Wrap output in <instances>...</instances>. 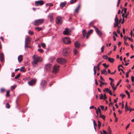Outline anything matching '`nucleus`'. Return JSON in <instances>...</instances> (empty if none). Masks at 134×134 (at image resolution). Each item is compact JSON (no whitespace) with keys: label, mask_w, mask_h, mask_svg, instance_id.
<instances>
[{"label":"nucleus","mask_w":134,"mask_h":134,"mask_svg":"<svg viewBox=\"0 0 134 134\" xmlns=\"http://www.w3.org/2000/svg\"><path fill=\"white\" fill-rule=\"evenodd\" d=\"M33 58L34 60L32 62V64L34 67L35 66V65H37L38 62H41L43 60L42 58L41 57L37 55H34L33 57Z\"/></svg>","instance_id":"obj_1"},{"label":"nucleus","mask_w":134,"mask_h":134,"mask_svg":"<svg viewBox=\"0 0 134 134\" xmlns=\"http://www.w3.org/2000/svg\"><path fill=\"white\" fill-rule=\"evenodd\" d=\"M71 51V50L69 47H66L63 49L62 52V55L65 57L68 56Z\"/></svg>","instance_id":"obj_2"},{"label":"nucleus","mask_w":134,"mask_h":134,"mask_svg":"<svg viewBox=\"0 0 134 134\" xmlns=\"http://www.w3.org/2000/svg\"><path fill=\"white\" fill-rule=\"evenodd\" d=\"M44 22V19H38L35 20L32 23L34 25L37 26L41 24Z\"/></svg>","instance_id":"obj_3"},{"label":"nucleus","mask_w":134,"mask_h":134,"mask_svg":"<svg viewBox=\"0 0 134 134\" xmlns=\"http://www.w3.org/2000/svg\"><path fill=\"white\" fill-rule=\"evenodd\" d=\"M63 43L66 44H70L71 42L70 39L69 37H65L62 39Z\"/></svg>","instance_id":"obj_4"},{"label":"nucleus","mask_w":134,"mask_h":134,"mask_svg":"<svg viewBox=\"0 0 134 134\" xmlns=\"http://www.w3.org/2000/svg\"><path fill=\"white\" fill-rule=\"evenodd\" d=\"M59 65H55L54 66L52 69V72L56 74L59 72V68L60 67Z\"/></svg>","instance_id":"obj_5"},{"label":"nucleus","mask_w":134,"mask_h":134,"mask_svg":"<svg viewBox=\"0 0 134 134\" xmlns=\"http://www.w3.org/2000/svg\"><path fill=\"white\" fill-rule=\"evenodd\" d=\"M122 20V19L120 18L119 20L118 19V18L117 16V15H116L115 17V23L114 24V27L115 28L116 27L118 26V25L119 24Z\"/></svg>","instance_id":"obj_6"},{"label":"nucleus","mask_w":134,"mask_h":134,"mask_svg":"<svg viewBox=\"0 0 134 134\" xmlns=\"http://www.w3.org/2000/svg\"><path fill=\"white\" fill-rule=\"evenodd\" d=\"M56 61L58 63L60 64H64L66 62V60L64 58H59L56 59Z\"/></svg>","instance_id":"obj_7"},{"label":"nucleus","mask_w":134,"mask_h":134,"mask_svg":"<svg viewBox=\"0 0 134 134\" xmlns=\"http://www.w3.org/2000/svg\"><path fill=\"white\" fill-rule=\"evenodd\" d=\"M46 81L44 80H42L40 84V89L43 90H44L46 87Z\"/></svg>","instance_id":"obj_8"},{"label":"nucleus","mask_w":134,"mask_h":134,"mask_svg":"<svg viewBox=\"0 0 134 134\" xmlns=\"http://www.w3.org/2000/svg\"><path fill=\"white\" fill-rule=\"evenodd\" d=\"M63 18L62 17L59 16L56 18L55 21L57 24H62V23Z\"/></svg>","instance_id":"obj_9"},{"label":"nucleus","mask_w":134,"mask_h":134,"mask_svg":"<svg viewBox=\"0 0 134 134\" xmlns=\"http://www.w3.org/2000/svg\"><path fill=\"white\" fill-rule=\"evenodd\" d=\"M92 27L95 30L98 35L100 36L102 35V32L100 31L96 26H93Z\"/></svg>","instance_id":"obj_10"},{"label":"nucleus","mask_w":134,"mask_h":134,"mask_svg":"<svg viewBox=\"0 0 134 134\" xmlns=\"http://www.w3.org/2000/svg\"><path fill=\"white\" fill-rule=\"evenodd\" d=\"M44 3V2L42 0L36 1L35 2V5L37 6L43 5Z\"/></svg>","instance_id":"obj_11"},{"label":"nucleus","mask_w":134,"mask_h":134,"mask_svg":"<svg viewBox=\"0 0 134 134\" xmlns=\"http://www.w3.org/2000/svg\"><path fill=\"white\" fill-rule=\"evenodd\" d=\"M36 82V80L35 79H32L30 81L28 82L29 85L30 86H32Z\"/></svg>","instance_id":"obj_12"},{"label":"nucleus","mask_w":134,"mask_h":134,"mask_svg":"<svg viewBox=\"0 0 134 134\" xmlns=\"http://www.w3.org/2000/svg\"><path fill=\"white\" fill-rule=\"evenodd\" d=\"M45 69L47 72H49L50 71V64L49 63L46 65Z\"/></svg>","instance_id":"obj_13"},{"label":"nucleus","mask_w":134,"mask_h":134,"mask_svg":"<svg viewBox=\"0 0 134 134\" xmlns=\"http://www.w3.org/2000/svg\"><path fill=\"white\" fill-rule=\"evenodd\" d=\"M69 29L67 28H66L65 30L63 32V34L64 35H68L69 34Z\"/></svg>","instance_id":"obj_14"},{"label":"nucleus","mask_w":134,"mask_h":134,"mask_svg":"<svg viewBox=\"0 0 134 134\" xmlns=\"http://www.w3.org/2000/svg\"><path fill=\"white\" fill-rule=\"evenodd\" d=\"M0 60L2 62H3L4 60V54L3 53L0 52Z\"/></svg>","instance_id":"obj_15"},{"label":"nucleus","mask_w":134,"mask_h":134,"mask_svg":"<svg viewBox=\"0 0 134 134\" xmlns=\"http://www.w3.org/2000/svg\"><path fill=\"white\" fill-rule=\"evenodd\" d=\"M80 44L77 41H76L74 43V46L75 48H79L80 46Z\"/></svg>","instance_id":"obj_16"},{"label":"nucleus","mask_w":134,"mask_h":134,"mask_svg":"<svg viewBox=\"0 0 134 134\" xmlns=\"http://www.w3.org/2000/svg\"><path fill=\"white\" fill-rule=\"evenodd\" d=\"M82 34L83 35L82 37L83 38H84L85 37L86 35H87V33H86V30H83L82 31Z\"/></svg>","instance_id":"obj_17"},{"label":"nucleus","mask_w":134,"mask_h":134,"mask_svg":"<svg viewBox=\"0 0 134 134\" xmlns=\"http://www.w3.org/2000/svg\"><path fill=\"white\" fill-rule=\"evenodd\" d=\"M66 3L67 2H61L60 3V6L62 8H63L65 6Z\"/></svg>","instance_id":"obj_18"},{"label":"nucleus","mask_w":134,"mask_h":134,"mask_svg":"<svg viewBox=\"0 0 134 134\" xmlns=\"http://www.w3.org/2000/svg\"><path fill=\"white\" fill-rule=\"evenodd\" d=\"M105 90L106 91V92L107 93H109L110 95H112L113 94L111 90H109L108 88H105Z\"/></svg>","instance_id":"obj_19"},{"label":"nucleus","mask_w":134,"mask_h":134,"mask_svg":"<svg viewBox=\"0 0 134 134\" xmlns=\"http://www.w3.org/2000/svg\"><path fill=\"white\" fill-rule=\"evenodd\" d=\"M108 60V61L111 63H113L115 61V60L114 58L110 57H109Z\"/></svg>","instance_id":"obj_20"},{"label":"nucleus","mask_w":134,"mask_h":134,"mask_svg":"<svg viewBox=\"0 0 134 134\" xmlns=\"http://www.w3.org/2000/svg\"><path fill=\"white\" fill-rule=\"evenodd\" d=\"M18 59L19 62H22L23 59L22 56L21 55H19L18 57Z\"/></svg>","instance_id":"obj_21"},{"label":"nucleus","mask_w":134,"mask_h":134,"mask_svg":"<svg viewBox=\"0 0 134 134\" xmlns=\"http://www.w3.org/2000/svg\"><path fill=\"white\" fill-rule=\"evenodd\" d=\"M20 70L22 72H25V71H26V69L24 67V66H23V67H22L20 69Z\"/></svg>","instance_id":"obj_22"},{"label":"nucleus","mask_w":134,"mask_h":134,"mask_svg":"<svg viewBox=\"0 0 134 134\" xmlns=\"http://www.w3.org/2000/svg\"><path fill=\"white\" fill-rule=\"evenodd\" d=\"M101 74H104L105 75H107V71L105 69H104L102 71H101Z\"/></svg>","instance_id":"obj_23"},{"label":"nucleus","mask_w":134,"mask_h":134,"mask_svg":"<svg viewBox=\"0 0 134 134\" xmlns=\"http://www.w3.org/2000/svg\"><path fill=\"white\" fill-rule=\"evenodd\" d=\"M46 6L47 7L48 6H49V7L48 8V9L47 10V11L46 12V13H47V12L49 11L50 10V3L46 4Z\"/></svg>","instance_id":"obj_24"},{"label":"nucleus","mask_w":134,"mask_h":134,"mask_svg":"<svg viewBox=\"0 0 134 134\" xmlns=\"http://www.w3.org/2000/svg\"><path fill=\"white\" fill-rule=\"evenodd\" d=\"M116 70H114V72L111 73V72L110 70V69H108V73L110 74H111V75H113V74H114L116 72Z\"/></svg>","instance_id":"obj_25"},{"label":"nucleus","mask_w":134,"mask_h":134,"mask_svg":"<svg viewBox=\"0 0 134 134\" xmlns=\"http://www.w3.org/2000/svg\"><path fill=\"white\" fill-rule=\"evenodd\" d=\"M108 134H111V130L109 126H108Z\"/></svg>","instance_id":"obj_26"},{"label":"nucleus","mask_w":134,"mask_h":134,"mask_svg":"<svg viewBox=\"0 0 134 134\" xmlns=\"http://www.w3.org/2000/svg\"><path fill=\"white\" fill-rule=\"evenodd\" d=\"M99 117L100 118H102L104 121H105V116L104 115L100 114Z\"/></svg>","instance_id":"obj_27"},{"label":"nucleus","mask_w":134,"mask_h":134,"mask_svg":"<svg viewBox=\"0 0 134 134\" xmlns=\"http://www.w3.org/2000/svg\"><path fill=\"white\" fill-rule=\"evenodd\" d=\"M30 77L29 76L26 77H24L23 78V80L24 81H26L27 80H30Z\"/></svg>","instance_id":"obj_28"},{"label":"nucleus","mask_w":134,"mask_h":134,"mask_svg":"<svg viewBox=\"0 0 134 134\" xmlns=\"http://www.w3.org/2000/svg\"><path fill=\"white\" fill-rule=\"evenodd\" d=\"M93 30L92 29L89 30L87 33V34L90 35L93 32Z\"/></svg>","instance_id":"obj_29"},{"label":"nucleus","mask_w":134,"mask_h":134,"mask_svg":"<svg viewBox=\"0 0 134 134\" xmlns=\"http://www.w3.org/2000/svg\"><path fill=\"white\" fill-rule=\"evenodd\" d=\"M25 41L28 42H30L31 41L30 38L29 37H27V38H26Z\"/></svg>","instance_id":"obj_30"},{"label":"nucleus","mask_w":134,"mask_h":134,"mask_svg":"<svg viewBox=\"0 0 134 134\" xmlns=\"http://www.w3.org/2000/svg\"><path fill=\"white\" fill-rule=\"evenodd\" d=\"M125 92L126 94H127L128 96V98L129 99L130 98V93L127 90L125 91Z\"/></svg>","instance_id":"obj_31"},{"label":"nucleus","mask_w":134,"mask_h":134,"mask_svg":"<svg viewBox=\"0 0 134 134\" xmlns=\"http://www.w3.org/2000/svg\"><path fill=\"white\" fill-rule=\"evenodd\" d=\"M98 129H100V127L101 125V123L99 120H98Z\"/></svg>","instance_id":"obj_32"},{"label":"nucleus","mask_w":134,"mask_h":134,"mask_svg":"<svg viewBox=\"0 0 134 134\" xmlns=\"http://www.w3.org/2000/svg\"><path fill=\"white\" fill-rule=\"evenodd\" d=\"M94 23L92 21L89 24V27H90L91 26H94L93 25H94Z\"/></svg>","instance_id":"obj_33"},{"label":"nucleus","mask_w":134,"mask_h":134,"mask_svg":"<svg viewBox=\"0 0 134 134\" xmlns=\"http://www.w3.org/2000/svg\"><path fill=\"white\" fill-rule=\"evenodd\" d=\"M127 102H126V104L125 105V111H126L127 110H129V109H128V106L127 105Z\"/></svg>","instance_id":"obj_34"},{"label":"nucleus","mask_w":134,"mask_h":134,"mask_svg":"<svg viewBox=\"0 0 134 134\" xmlns=\"http://www.w3.org/2000/svg\"><path fill=\"white\" fill-rule=\"evenodd\" d=\"M21 74L20 73H19L18 74V75L16 76L15 77V79H17L19 78Z\"/></svg>","instance_id":"obj_35"},{"label":"nucleus","mask_w":134,"mask_h":134,"mask_svg":"<svg viewBox=\"0 0 134 134\" xmlns=\"http://www.w3.org/2000/svg\"><path fill=\"white\" fill-rule=\"evenodd\" d=\"M103 58L105 60H107L108 58V57L106 55H103L102 56Z\"/></svg>","instance_id":"obj_36"},{"label":"nucleus","mask_w":134,"mask_h":134,"mask_svg":"<svg viewBox=\"0 0 134 134\" xmlns=\"http://www.w3.org/2000/svg\"><path fill=\"white\" fill-rule=\"evenodd\" d=\"M5 107L7 108H9L10 107V106L9 104L8 103H7L5 105Z\"/></svg>","instance_id":"obj_37"},{"label":"nucleus","mask_w":134,"mask_h":134,"mask_svg":"<svg viewBox=\"0 0 134 134\" xmlns=\"http://www.w3.org/2000/svg\"><path fill=\"white\" fill-rule=\"evenodd\" d=\"M103 65L105 68L106 69H107L108 67L109 66V65H107L106 63L103 64Z\"/></svg>","instance_id":"obj_38"},{"label":"nucleus","mask_w":134,"mask_h":134,"mask_svg":"<svg viewBox=\"0 0 134 134\" xmlns=\"http://www.w3.org/2000/svg\"><path fill=\"white\" fill-rule=\"evenodd\" d=\"M73 52L74 53V55H76L77 54V51L76 49H74Z\"/></svg>","instance_id":"obj_39"},{"label":"nucleus","mask_w":134,"mask_h":134,"mask_svg":"<svg viewBox=\"0 0 134 134\" xmlns=\"http://www.w3.org/2000/svg\"><path fill=\"white\" fill-rule=\"evenodd\" d=\"M96 66H94L93 69H94V75H96Z\"/></svg>","instance_id":"obj_40"},{"label":"nucleus","mask_w":134,"mask_h":134,"mask_svg":"<svg viewBox=\"0 0 134 134\" xmlns=\"http://www.w3.org/2000/svg\"><path fill=\"white\" fill-rule=\"evenodd\" d=\"M10 95V91H8L7 92L6 96L7 97H8Z\"/></svg>","instance_id":"obj_41"},{"label":"nucleus","mask_w":134,"mask_h":134,"mask_svg":"<svg viewBox=\"0 0 134 134\" xmlns=\"http://www.w3.org/2000/svg\"><path fill=\"white\" fill-rule=\"evenodd\" d=\"M16 85H14L13 86H12L11 87V88L12 90H13L16 87Z\"/></svg>","instance_id":"obj_42"},{"label":"nucleus","mask_w":134,"mask_h":134,"mask_svg":"<svg viewBox=\"0 0 134 134\" xmlns=\"http://www.w3.org/2000/svg\"><path fill=\"white\" fill-rule=\"evenodd\" d=\"M99 82L100 83L99 85V86L100 87H102V85H104V83L103 82L101 81H99Z\"/></svg>","instance_id":"obj_43"},{"label":"nucleus","mask_w":134,"mask_h":134,"mask_svg":"<svg viewBox=\"0 0 134 134\" xmlns=\"http://www.w3.org/2000/svg\"><path fill=\"white\" fill-rule=\"evenodd\" d=\"M36 30H38V31H39L42 29L41 27H36L35 28Z\"/></svg>","instance_id":"obj_44"},{"label":"nucleus","mask_w":134,"mask_h":134,"mask_svg":"<svg viewBox=\"0 0 134 134\" xmlns=\"http://www.w3.org/2000/svg\"><path fill=\"white\" fill-rule=\"evenodd\" d=\"M76 1L77 0H71L70 1V3L71 4H73L75 3Z\"/></svg>","instance_id":"obj_45"},{"label":"nucleus","mask_w":134,"mask_h":134,"mask_svg":"<svg viewBox=\"0 0 134 134\" xmlns=\"http://www.w3.org/2000/svg\"><path fill=\"white\" fill-rule=\"evenodd\" d=\"M28 33L31 35H32L34 34L33 31H31V30H29L28 32Z\"/></svg>","instance_id":"obj_46"},{"label":"nucleus","mask_w":134,"mask_h":134,"mask_svg":"<svg viewBox=\"0 0 134 134\" xmlns=\"http://www.w3.org/2000/svg\"><path fill=\"white\" fill-rule=\"evenodd\" d=\"M5 91V90L4 88H1L0 89V92L1 93H3Z\"/></svg>","instance_id":"obj_47"},{"label":"nucleus","mask_w":134,"mask_h":134,"mask_svg":"<svg viewBox=\"0 0 134 134\" xmlns=\"http://www.w3.org/2000/svg\"><path fill=\"white\" fill-rule=\"evenodd\" d=\"M41 45L42 47L44 48H45L46 46L45 44L43 43H41Z\"/></svg>","instance_id":"obj_48"},{"label":"nucleus","mask_w":134,"mask_h":134,"mask_svg":"<svg viewBox=\"0 0 134 134\" xmlns=\"http://www.w3.org/2000/svg\"><path fill=\"white\" fill-rule=\"evenodd\" d=\"M99 99H103V96L102 94H101L100 96Z\"/></svg>","instance_id":"obj_49"},{"label":"nucleus","mask_w":134,"mask_h":134,"mask_svg":"<svg viewBox=\"0 0 134 134\" xmlns=\"http://www.w3.org/2000/svg\"><path fill=\"white\" fill-rule=\"evenodd\" d=\"M113 34L114 35V36H115L116 37H118V35L115 31H114L113 32Z\"/></svg>","instance_id":"obj_50"},{"label":"nucleus","mask_w":134,"mask_h":134,"mask_svg":"<svg viewBox=\"0 0 134 134\" xmlns=\"http://www.w3.org/2000/svg\"><path fill=\"white\" fill-rule=\"evenodd\" d=\"M121 81H122V80L121 79H120L119 80V81L116 84V87L118 86L119 85V84H120V82H121Z\"/></svg>","instance_id":"obj_51"},{"label":"nucleus","mask_w":134,"mask_h":134,"mask_svg":"<svg viewBox=\"0 0 134 134\" xmlns=\"http://www.w3.org/2000/svg\"><path fill=\"white\" fill-rule=\"evenodd\" d=\"M110 84L112 88H114V87L115 86L114 84V83H112L111 82H110Z\"/></svg>","instance_id":"obj_52"},{"label":"nucleus","mask_w":134,"mask_h":134,"mask_svg":"<svg viewBox=\"0 0 134 134\" xmlns=\"http://www.w3.org/2000/svg\"><path fill=\"white\" fill-rule=\"evenodd\" d=\"M38 51L41 53H42L44 52V51L42 49H38Z\"/></svg>","instance_id":"obj_53"},{"label":"nucleus","mask_w":134,"mask_h":134,"mask_svg":"<svg viewBox=\"0 0 134 134\" xmlns=\"http://www.w3.org/2000/svg\"><path fill=\"white\" fill-rule=\"evenodd\" d=\"M120 96L122 97V98H123L125 97L126 96V95L122 93H121L120 95Z\"/></svg>","instance_id":"obj_54"},{"label":"nucleus","mask_w":134,"mask_h":134,"mask_svg":"<svg viewBox=\"0 0 134 134\" xmlns=\"http://www.w3.org/2000/svg\"><path fill=\"white\" fill-rule=\"evenodd\" d=\"M55 58L54 57H51V60L52 62L53 61L55 60Z\"/></svg>","instance_id":"obj_55"},{"label":"nucleus","mask_w":134,"mask_h":134,"mask_svg":"<svg viewBox=\"0 0 134 134\" xmlns=\"http://www.w3.org/2000/svg\"><path fill=\"white\" fill-rule=\"evenodd\" d=\"M103 96V98H104L103 100H105V99L107 98V97L106 96V94L105 93H104V94Z\"/></svg>","instance_id":"obj_56"},{"label":"nucleus","mask_w":134,"mask_h":134,"mask_svg":"<svg viewBox=\"0 0 134 134\" xmlns=\"http://www.w3.org/2000/svg\"><path fill=\"white\" fill-rule=\"evenodd\" d=\"M97 110H98V112L100 114H101V110H100V108L99 107H98L97 108Z\"/></svg>","instance_id":"obj_57"},{"label":"nucleus","mask_w":134,"mask_h":134,"mask_svg":"<svg viewBox=\"0 0 134 134\" xmlns=\"http://www.w3.org/2000/svg\"><path fill=\"white\" fill-rule=\"evenodd\" d=\"M104 47L103 46H102V47L101 48V52L103 53L104 52Z\"/></svg>","instance_id":"obj_58"},{"label":"nucleus","mask_w":134,"mask_h":134,"mask_svg":"<svg viewBox=\"0 0 134 134\" xmlns=\"http://www.w3.org/2000/svg\"><path fill=\"white\" fill-rule=\"evenodd\" d=\"M129 110L130 112H131L132 111L134 110V108L132 109L130 107H129Z\"/></svg>","instance_id":"obj_59"},{"label":"nucleus","mask_w":134,"mask_h":134,"mask_svg":"<svg viewBox=\"0 0 134 134\" xmlns=\"http://www.w3.org/2000/svg\"><path fill=\"white\" fill-rule=\"evenodd\" d=\"M93 122L94 126H97V123H96L95 121L94 120V119H93Z\"/></svg>","instance_id":"obj_60"},{"label":"nucleus","mask_w":134,"mask_h":134,"mask_svg":"<svg viewBox=\"0 0 134 134\" xmlns=\"http://www.w3.org/2000/svg\"><path fill=\"white\" fill-rule=\"evenodd\" d=\"M131 80L132 82H134V77L133 76H132L131 77Z\"/></svg>","instance_id":"obj_61"},{"label":"nucleus","mask_w":134,"mask_h":134,"mask_svg":"<svg viewBox=\"0 0 134 134\" xmlns=\"http://www.w3.org/2000/svg\"><path fill=\"white\" fill-rule=\"evenodd\" d=\"M128 38H129V37H127V36H125L124 37V40H125V41H126V40L127 39H128Z\"/></svg>","instance_id":"obj_62"},{"label":"nucleus","mask_w":134,"mask_h":134,"mask_svg":"<svg viewBox=\"0 0 134 134\" xmlns=\"http://www.w3.org/2000/svg\"><path fill=\"white\" fill-rule=\"evenodd\" d=\"M128 85L127 86V88H128V89H129L131 88V85L129 84H128Z\"/></svg>","instance_id":"obj_63"},{"label":"nucleus","mask_w":134,"mask_h":134,"mask_svg":"<svg viewBox=\"0 0 134 134\" xmlns=\"http://www.w3.org/2000/svg\"><path fill=\"white\" fill-rule=\"evenodd\" d=\"M80 6H81V4H79L78 5L76 8L78 9L79 10V9H80Z\"/></svg>","instance_id":"obj_64"}]
</instances>
